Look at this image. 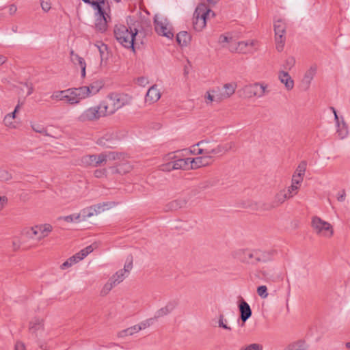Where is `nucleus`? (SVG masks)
Returning <instances> with one entry per match:
<instances>
[{
  "instance_id": "f257e3e1",
  "label": "nucleus",
  "mask_w": 350,
  "mask_h": 350,
  "mask_svg": "<svg viewBox=\"0 0 350 350\" xmlns=\"http://www.w3.org/2000/svg\"><path fill=\"white\" fill-rule=\"evenodd\" d=\"M133 97L126 93L111 92L107 94L106 100L100 103L107 116L113 114L125 105H130Z\"/></svg>"
},
{
  "instance_id": "f03ea898",
  "label": "nucleus",
  "mask_w": 350,
  "mask_h": 350,
  "mask_svg": "<svg viewBox=\"0 0 350 350\" xmlns=\"http://www.w3.org/2000/svg\"><path fill=\"white\" fill-rule=\"evenodd\" d=\"M227 151V148L215 142L202 140L193 145L190 148V152L193 154H203L210 157L211 159H215L223 154Z\"/></svg>"
},
{
  "instance_id": "7ed1b4c3",
  "label": "nucleus",
  "mask_w": 350,
  "mask_h": 350,
  "mask_svg": "<svg viewBox=\"0 0 350 350\" xmlns=\"http://www.w3.org/2000/svg\"><path fill=\"white\" fill-rule=\"evenodd\" d=\"M125 154L122 152H105L98 155H86L82 157L81 162L85 165L98 166L111 165L112 161H118L124 159Z\"/></svg>"
},
{
  "instance_id": "20e7f679",
  "label": "nucleus",
  "mask_w": 350,
  "mask_h": 350,
  "mask_svg": "<svg viewBox=\"0 0 350 350\" xmlns=\"http://www.w3.org/2000/svg\"><path fill=\"white\" fill-rule=\"evenodd\" d=\"M113 32L116 39L120 44L134 51V41L137 33L136 29H132L124 25L118 24L115 26Z\"/></svg>"
},
{
  "instance_id": "39448f33",
  "label": "nucleus",
  "mask_w": 350,
  "mask_h": 350,
  "mask_svg": "<svg viewBox=\"0 0 350 350\" xmlns=\"http://www.w3.org/2000/svg\"><path fill=\"white\" fill-rule=\"evenodd\" d=\"M311 227L313 232L321 239H330L334 234L333 225L319 216L312 217Z\"/></svg>"
},
{
  "instance_id": "423d86ee",
  "label": "nucleus",
  "mask_w": 350,
  "mask_h": 350,
  "mask_svg": "<svg viewBox=\"0 0 350 350\" xmlns=\"http://www.w3.org/2000/svg\"><path fill=\"white\" fill-rule=\"evenodd\" d=\"M242 90L244 96L247 98H261L268 95L271 92L269 84L265 81L246 85Z\"/></svg>"
},
{
  "instance_id": "0eeeda50",
  "label": "nucleus",
  "mask_w": 350,
  "mask_h": 350,
  "mask_svg": "<svg viewBox=\"0 0 350 350\" xmlns=\"http://www.w3.org/2000/svg\"><path fill=\"white\" fill-rule=\"evenodd\" d=\"M211 15L213 16L214 13L206 4L201 3L198 5L193 14V28L198 31H202L206 26V19Z\"/></svg>"
},
{
  "instance_id": "6e6552de",
  "label": "nucleus",
  "mask_w": 350,
  "mask_h": 350,
  "mask_svg": "<svg viewBox=\"0 0 350 350\" xmlns=\"http://www.w3.org/2000/svg\"><path fill=\"white\" fill-rule=\"evenodd\" d=\"M105 116H107V115L100 103L98 105L90 107L84 110L77 117V120L80 122H94Z\"/></svg>"
},
{
  "instance_id": "1a4fd4ad",
  "label": "nucleus",
  "mask_w": 350,
  "mask_h": 350,
  "mask_svg": "<svg viewBox=\"0 0 350 350\" xmlns=\"http://www.w3.org/2000/svg\"><path fill=\"white\" fill-rule=\"evenodd\" d=\"M154 29L157 33L167 38H172L174 33L172 27L167 18L161 14H156L154 18Z\"/></svg>"
},
{
  "instance_id": "9d476101",
  "label": "nucleus",
  "mask_w": 350,
  "mask_h": 350,
  "mask_svg": "<svg viewBox=\"0 0 350 350\" xmlns=\"http://www.w3.org/2000/svg\"><path fill=\"white\" fill-rule=\"evenodd\" d=\"M51 231L52 226L50 224H46L30 228L27 232V234L30 238L40 241L46 237Z\"/></svg>"
},
{
  "instance_id": "9b49d317",
  "label": "nucleus",
  "mask_w": 350,
  "mask_h": 350,
  "mask_svg": "<svg viewBox=\"0 0 350 350\" xmlns=\"http://www.w3.org/2000/svg\"><path fill=\"white\" fill-rule=\"evenodd\" d=\"M257 49V42L254 40H247L244 41H238L237 40L236 45L232 46V53H253Z\"/></svg>"
},
{
  "instance_id": "f8f14e48",
  "label": "nucleus",
  "mask_w": 350,
  "mask_h": 350,
  "mask_svg": "<svg viewBox=\"0 0 350 350\" xmlns=\"http://www.w3.org/2000/svg\"><path fill=\"white\" fill-rule=\"evenodd\" d=\"M133 268V257L129 256L126 259L124 269L118 271L110 278L111 281L115 284H118L122 282L129 274Z\"/></svg>"
},
{
  "instance_id": "ddd939ff",
  "label": "nucleus",
  "mask_w": 350,
  "mask_h": 350,
  "mask_svg": "<svg viewBox=\"0 0 350 350\" xmlns=\"http://www.w3.org/2000/svg\"><path fill=\"white\" fill-rule=\"evenodd\" d=\"M215 91L217 94V100L223 101L230 98L235 92L237 88L236 82L226 83L222 87H215Z\"/></svg>"
},
{
  "instance_id": "4468645a",
  "label": "nucleus",
  "mask_w": 350,
  "mask_h": 350,
  "mask_svg": "<svg viewBox=\"0 0 350 350\" xmlns=\"http://www.w3.org/2000/svg\"><path fill=\"white\" fill-rule=\"evenodd\" d=\"M256 250L240 249L234 252V257L239 261L247 264L256 263Z\"/></svg>"
},
{
  "instance_id": "2eb2a0df",
  "label": "nucleus",
  "mask_w": 350,
  "mask_h": 350,
  "mask_svg": "<svg viewBox=\"0 0 350 350\" xmlns=\"http://www.w3.org/2000/svg\"><path fill=\"white\" fill-rule=\"evenodd\" d=\"M104 83L101 80L92 82L89 85L79 87L83 100L96 95L103 88Z\"/></svg>"
},
{
  "instance_id": "dca6fc26",
  "label": "nucleus",
  "mask_w": 350,
  "mask_h": 350,
  "mask_svg": "<svg viewBox=\"0 0 350 350\" xmlns=\"http://www.w3.org/2000/svg\"><path fill=\"white\" fill-rule=\"evenodd\" d=\"M109 7L104 8L101 12L96 13L97 18L95 23V29L100 32H105L107 29V23L110 20L109 16Z\"/></svg>"
},
{
  "instance_id": "f3484780",
  "label": "nucleus",
  "mask_w": 350,
  "mask_h": 350,
  "mask_svg": "<svg viewBox=\"0 0 350 350\" xmlns=\"http://www.w3.org/2000/svg\"><path fill=\"white\" fill-rule=\"evenodd\" d=\"M64 96V101L70 105L79 104L83 100L80 88L65 90Z\"/></svg>"
},
{
  "instance_id": "a211bd4d",
  "label": "nucleus",
  "mask_w": 350,
  "mask_h": 350,
  "mask_svg": "<svg viewBox=\"0 0 350 350\" xmlns=\"http://www.w3.org/2000/svg\"><path fill=\"white\" fill-rule=\"evenodd\" d=\"M278 79L280 82L284 85L287 91H290L293 89L295 82L288 72L286 70H279L278 72Z\"/></svg>"
},
{
  "instance_id": "6ab92c4d",
  "label": "nucleus",
  "mask_w": 350,
  "mask_h": 350,
  "mask_svg": "<svg viewBox=\"0 0 350 350\" xmlns=\"http://www.w3.org/2000/svg\"><path fill=\"white\" fill-rule=\"evenodd\" d=\"M161 96L160 90L157 85H152L148 90L145 96V103L152 105L157 102Z\"/></svg>"
},
{
  "instance_id": "aec40b11",
  "label": "nucleus",
  "mask_w": 350,
  "mask_h": 350,
  "mask_svg": "<svg viewBox=\"0 0 350 350\" xmlns=\"http://www.w3.org/2000/svg\"><path fill=\"white\" fill-rule=\"evenodd\" d=\"M70 59L76 68L81 70V78H85L86 76L85 68L86 63L83 57L79 56L78 54L74 53L73 51L70 52Z\"/></svg>"
},
{
  "instance_id": "412c9836",
  "label": "nucleus",
  "mask_w": 350,
  "mask_h": 350,
  "mask_svg": "<svg viewBox=\"0 0 350 350\" xmlns=\"http://www.w3.org/2000/svg\"><path fill=\"white\" fill-rule=\"evenodd\" d=\"M237 38L232 33H228L219 36L218 42L222 47L227 48L232 52V46L236 45Z\"/></svg>"
},
{
  "instance_id": "4be33fe9",
  "label": "nucleus",
  "mask_w": 350,
  "mask_h": 350,
  "mask_svg": "<svg viewBox=\"0 0 350 350\" xmlns=\"http://www.w3.org/2000/svg\"><path fill=\"white\" fill-rule=\"evenodd\" d=\"M200 155L201 156L196 158H191L192 170L208 166L214 162V161L211 159L210 157H206L203 154Z\"/></svg>"
},
{
  "instance_id": "5701e85b",
  "label": "nucleus",
  "mask_w": 350,
  "mask_h": 350,
  "mask_svg": "<svg viewBox=\"0 0 350 350\" xmlns=\"http://www.w3.org/2000/svg\"><path fill=\"white\" fill-rule=\"evenodd\" d=\"M276 254L275 250H256V260L258 262H268L273 260Z\"/></svg>"
},
{
  "instance_id": "b1692460",
  "label": "nucleus",
  "mask_w": 350,
  "mask_h": 350,
  "mask_svg": "<svg viewBox=\"0 0 350 350\" xmlns=\"http://www.w3.org/2000/svg\"><path fill=\"white\" fill-rule=\"evenodd\" d=\"M332 109L334 113V117L337 124L336 133L340 139H344L348 135L349 133L347 126L343 120L341 122L339 121L336 111L334 108Z\"/></svg>"
},
{
  "instance_id": "393cba45",
  "label": "nucleus",
  "mask_w": 350,
  "mask_h": 350,
  "mask_svg": "<svg viewBox=\"0 0 350 350\" xmlns=\"http://www.w3.org/2000/svg\"><path fill=\"white\" fill-rule=\"evenodd\" d=\"M240 317L243 322H245L252 316V310L249 304L243 299L239 304Z\"/></svg>"
},
{
  "instance_id": "a878e982",
  "label": "nucleus",
  "mask_w": 350,
  "mask_h": 350,
  "mask_svg": "<svg viewBox=\"0 0 350 350\" xmlns=\"http://www.w3.org/2000/svg\"><path fill=\"white\" fill-rule=\"evenodd\" d=\"M176 159V155L174 153H169L163 157L165 163L160 165V170L162 171L170 172L173 170H176L174 167V161Z\"/></svg>"
},
{
  "instance_id": "bb28decb",
  "label": "nucleus",
  "mask_w": 350,
  "mask_h": 350,
  "mask_svg": "<svg viewBox=\"0 0 350 350\" xmlns=\"http://www.w3.org/2000/svg\"><path fill=\"white\" fill-rule=\"evenodd\" d=\"M174 167L176 170H192L191 158L176 159L174 161Z\"/></svg>"
},
{
  "instance_id": "cd10ccee",
  "label": "nucleus",
  "mask_w": 350,
  "mask_h": 350,
  "mask_svg": "<svg viewBox=\"0 0 350 350\" xmlns=\"http://www.w3.org/2000/svg\"><path fill=\"white\" fill-rule=\"evenodd\" d=\"M187 203V200L185 198H180L176 200L170 202L166 205L167 211H176L185 206Z\"/></svg>"
},
{
  "instance_id": "c85d7f7f",
  "label": "nucleus",
  "mask_w": 350,
  "mask_h": 350,
  "mask_svg": "<svg viewBox=\"0 0 350 350\" xmlns=\"http://www.w3.org/2000/svg\"><path fill=\"white\" fill-rule=\"evenodd\" d=\"M43 329V321L39 318H35L29 323V330L31 333L38 335Z\"/></svg>"
},
{
  "instance_id": "c756f323",
  "label": "nucleus",
  "mask_w": 350,
  "mask_h": 350,
  "mask_svg": "<svg viewBox=\"0 0 350 350\" xmlns=\"http://www.w3.org/2000/svg\"><path fill=\"white\" fill-rule=\"evenodd\" d=\"M217 94L216 93L215 88L208 90L204 96V102L207 105H212L213 102L217 103H221V100H217Z\"/></svg>"
},
{
  "instance_id": "7c9ffc66",
  "label": "nucleus",
  "mask_w": 350,
  "mask_h": 350,
  "mask_svg": "<svg viewBox=\"0 0 350 350\" xmlns=\"http://www.w3.org/2000/svg\"><path fill=\"white\" fill-rule=\"evenodd\" d=\"M176 307L175 302H169L166 306L158 310L154 314V319H158L170 314Z\"/></svg>"
},
{
  "instance_id": "2f4dec72",
  "label": "nucleus",
  "mask_w": 350,
  "mask_h": 350,
  "mask_svg": "<svg viewBox=\"0 0 350 350\" xmlns=\"http://www.w3.org/2000/svg\"><path fill=\"white\" fill-rule=\"evenodd\" d=\"M83 1L85 3L90 4L92 6V8L98 12H101L104 8H107L108 5V3L105 2V0H83Z\"/></svg>"
},
{
  "instance_id": "473e14b6",
  "label": "nucleus",
  "mask_w": 350,
  "mask_h": 350,
  "mask_svg": "<svg viewBox=\"0 0 350 350\" xmlns=\"http://www.w3.org/2000/svg\"><path fill=\"white\" fill-rule=\"evenodd\" d=\"M317 68L315 66H311L306 71L302 79V83L308 87L315 76Z\"/></svg>"
},
{
  "instance_id": "72a5a7b5",
  "label": "nucleus",
  "mask_w": 350,
  "mask_h": 350,
  "mask_svg": "<svg viewBox=\"0 0 350 350\" xmlns=\"http://www.w3.org/2000/svg\"><path fill=\"white\" fill-rule=\"evenodd\" d=\"M176 40L181 46H187L191 40V36L187 31H180L176 36Z\"/></svg>"
},
{
  "instance_id": "f704fd0d",
  "label": "nucleus",
  "mask_w": 350,
  "mask_h": 350,
  "mask_svg": "<svg viewBox=\"0 0 350 350\" xmlns=\"http://www.w3.org/2000/svg\"><path fill=\"white\" fill-rule=\"evenodd\" d=\"M296 64V59L293 56L287 57L282 64V69L281 70H286L288 72L291 70Z\"/></svg>"
},
{
  "instance_id": "c9c22d12",
  "label": "nucleus",
  "mask_w": 350,
  "mask_h": 350,
  "mask_svg": "<svg viewBox=\"0 0 350 350\" xmlns=\"http://www.w3.org/2000/svg\"><path fill=\"white\" fill-rule=\"evenodd\" d=\"M275 35L284 34L286 31V23L282 19H278L274 22Z\"/></svg>"
},
{
  "instance_id": "e433bc0d",
  "label": "nucleus",
  "mask_w": 350,
  "mask_h": 350,
  "mask_svg": "<svg viewBox=\"0 0 350 350\" xmlns=\"http://www.w3.org/2000/svg\"><path fill=\"white\" fill-rule=\"evenodd\" d=\"M288 199L289 198L287 197V195L285 193L284 190L281 189L275 194L273 200V204L275 206H279L284 203L285 200Z\"/></svg>"
},
{
  "instance_id": "4c0bfd02",
  "label": "nucleus",
  "mask_w": 350,
  "mask_h": 350,
  "mask_svg": "<svg viewBox=\"0 0 350 350\" xmlns=\"http://www.w3.org/2000/svg\"><path fill=\"white\" fill-rule=\"evenodd\" d=\"M275 48L278 52H281L284 49L286 42L284 34L275 35Z\"/></svg>"
},
{
  "instance_id": "58836bf2",
  "label": "nucleus",
  "mask_w": 350,
  "mask_h": 350,
  "mask_svg": "<svg viewBox=\"0 0 350 350\" xmlns=\"http://www.w3.org/2000/svg\"><path fill=\"white\" fill-rule=\"evenodd\" d=\"M15 118L14 113L7 114L3 119L4 124L10 129L16 128V124L14 121Z\"/></svg>"
},
{
  "instance_id": "ea45409f",
  "label": "nucleus",
  "mask_w": 350,
  "mask_h": 350,
  "mask_svg": "<svg viewBox=\"0 0 350 350\" xmlns=\"http://www.w3.org/2000/svg\"><path fill=\"white\" fill-rule=\"evenodd\" d=\"M94 211L92 206L83 208L79 213L81 221L95 215Z\"/></svg>"
},
{
  "instance_id": "a19ab883",
  "label": "nucleus",
  "mask_w": 350,
  "mask_h": 350,
  "mask_svg": "<svg viewBox=\"0 0 350 350\" xmlns=\"http://www.w3.org/2000/svg\"><path fill=\"white\" fill-rule=\"evenodd\" d=\"M94 250V248L92 245H89L86 247L85 248L81 250L79 252L75 254L77 260L79 262L80 260H83L85 256H87L89 254L92 252Z\"/></svg>"
},
{
  "instance_id": "79ce46f5",
  "label": "nucleus",
  "mask_w": 350,
  "mask_h": 350,
  "mask_svg": "<svg viewBox=\"0 0 350 350\" xmlns=\"http://www.w3.org/2000/svg\"><path fill=\"white\" fill-rule=\"evenodd\" d=\"M31 127L32 130L36 133L47 135V131L44 126L40 123L36 122H31Z\"/></svg>"
},
{
  "instance_id": "37998d69",
  "label": "nucleus",
  "mask_w": 350,
  "mask_h": 350,
  "mask_svg": "<svg viewBox=\"0 0 350 350\" xmlns=\"http://www.w3.org/2000/svg\"><path fill=\"white\" fill-rule=\"evenodd\" d=\"M285 193L287 195V197L290 199L295 196L299 189V187L298 185H295L291 183V186L287 188L283 189Z\"/></svg>"
},
{
  "instance_id": "c03bdc74",
  "label": "nucleus",
  "mask_w": 350,
  "mask_h": 350,
  "mask_svg": "<svg viewBox=\"0 0 350 350\" xmlns=\"http://www.w3.org/2000/svg\"><path fill=\"white\" fill-rule=\"evenodd\" d=\"M77 262H78V261L77 260L75 256L73 255L72 256L67 259L64 263H62V265H61V269H66L72 266L73 265L76 264Z\"/></svg>"
},
{
  "instance_id": "a18cd8bd",
  "label": "nucleus",
  "mask_w": 350,
  "mask_h": 350,
  "mask_svg": "<svg viewBox=\"0 0 350 350\" xmlns=\"http://www.w3.org/2000/svg\"><path fill=\"white\" fill-rule=\"evenodd\" d=\"M64 90L55 91L51 96V98L56 101H64Z\"/></svg>"
},
{
  "instance_id": "49530a36",
  "label": "nucleus",
  "mask_w": 350,
  "mask_h": 350,
  "mask_svg": "<svg viewBox=\"0 0 350 350\" xmlns=\"http://www.w3.org/2000/svg\"><path fill=\"white\" fill-rule=\"evenodd\" d=\"M306 166H307V164H306V162L305 161H301L299 165L297 166L296 170L295 171L294 174L298 175V176H304V174H305V172H306Z\"/></svg>"
},
{
  "instance_id": "de8ad7c7",
  "label": "nucleus",
  "mask_w": 350,
  "mask_h": 350,
  "mask_svg": "<svg viewBox=\"0 0 350 350\" xmlns=\"http://www.w3.org/2000/svg\"><path fill=\"white\" fill-rule=\"evenodd\" d=\"M62 219H64L66 222H73V221H80V217L79 213H74L68 216H65L62 217Z\"/></svg>"
},
{
  "instance_id": "09e8293b",
  "label": "nucleus",
  "mask_w": 350,
  "mask_h": 350,
  "mask_svg": "<svg viewBox=\"0 0 350 350\" xmlns=\"http://www.w3.org/2000/svg\"><path fill=\"white\" fill-rule=\"evenodd\" d=\"M154 318H150L148 319H146L145 321H142L138 325L139 327H140V330L144 329L148 327H150L152 324L154 323Z\"/></svg>"
},
{
  "instance_id": "8fccbe9b",
  "label": "nucleus",
  "mask_w": 350,
  "mask_h": 350,
  "mask_svg": "<svg viewBox=\"0 0 350 350\" xmlns=\"http://www.w3.org/2000/svg\"><path fill=\"white\" fill-rule=\"evenodd\" d=\"M288 350H306V345L300 341L289 346Z\"/></svg>"
},
{
  "instance_id": "3c124183",
  "label": "nucleus",
  "mask_w": 350,
  "mask_h": 350,
  "mask_svg": "<svg viewBox=\"0 0 350 350\" xmlns=\"http://www.w3.org/2000/svg\"><path fill=\"white\" fill-rule=\"evenodd\" d=\"M258 295L262 298H266L268 296L267 288L266 286H260L257 288Z\"/></svg>"
},
{
  "instance_id": "603ef678",
  "label": "nucleus",
  "mask_w": 350,
  "mask_h": 350,
  "mask_svg": "<svg viewBox=\"0 0 350 350\" xmlns=\"http://www.w3.org/2000/svg\"><path fill=\"white\" fill-rule=\"evenodd\" d=\"M40 5L42 10L45 12H49L51 8V3L50 0H40Z\"/></svg>"
},
{
  "instance_id": "864d4df0",
  "label": "nucleus",
  "mask_w": 350,
  "mask_h": 350,
  "mask_svg": "<svg viewBox=\"0 0 350 350\" xmlns=\"http://www.w3.org/2000/svg\"><path fill=\"white\" fill-rule=\"evenodd\" d=\"M100 204L103 208V211L109 210L110 208H112L117 205V203L113 201L104 202Z\"/></svg>"
},
{
  "instance_id": "5fc2aeb1",
  "label": "nucleus",
  "mask_w": 350,
  "mask_h": 350,
  "mask_svg": "<svg viewBox=\"0 0 350 350\" xmlns=\"http://www.w3.org/2000/svg\"><path fill=\"white\" fill-rule=\"evenodd\" d=\"M95 46L98 49L99 51L100 57L103 59V56L105 51H107V46L106 44H103V42H98L95 44Z\"/></svg>"
},
{
  "instance_id": "6e6d98bb",
  "label": "nucleus",
  "mask_w": 350,
  "mask_h": 350,
  "mask_svg": "<svg viewBox=\"0 0 350 350\" xmlns=\"http://www.w3.org/2000/svg\"><path fill=\"white\" fill-rule=\"evenodd\" d=\"M116 285V284H113V282L111 281V278H109V281L104 285L102 293L105 294L108 293Z\"/></svg>"
},
{
  "instance_id": "4d7b16f0",
  "label": "nucleus",
  "mask_w": 350,
  "mask_h": 350,
  "mask_svg": "<svg viewBox=\"0 0 350 350\" xmlns=\"http://www.w3.org/2000/svg\"><path fill=\"white\" fill-rule=\"evenodd\" d=\"M304 180V177L301 176H298V175L293 174L292 177L291 183L295 185H298L300 187L301 183Z\"/></svg>"
},
{
  "instance_id": "13d9d810",
  "label": "nucleus",
  "mask_w": 350,
  "mask_h": 350,
  "mask_svg": "<svg viewBox=\"0 0 350 350\" xmlns=\"http://www.w3.org/2000/svg\"><path fill=\"white\" fill-rule=\"evenodd\" d=\"M242 350H262V346L260 344L253 343L246 346Z\"/></svg>"
},
{
  "instance_id": "bf43d9fd",
  "label": "nucleus",
  "mask_w": 350,
  "mask_h": 350,
  "mask_svg": "<svg viewBox=\"0 0 350 350\" xmlns=\"http://www.w3.org/2000/svg\"><path fill=\"white\" fill-rule=\"evenodd\" d=\"M0 178L1 180L7 181L11 178L10 174L5 170H0Z\"/></svg>"
},
{
  "instance_id": "052dcab7",
  "label": "nucleus",
  "mask_w": 350,
  "mask_h": 350,
  "mask_svg": "<svg viewBox=\"0 0 350 350\" xmlns=\"http://www.w3.org/2000/svg\"><path fill=\"white\" fill-rule=\"evenodd\" d=\"M226 320L224 319L223 316H221L219 319V321H218L219 327H222L227 330H231L230 327L226 325Z\"/></svg>"
},
{
  "instance_id": "680f3d73",
  "label": "nucleus",
  "mask_w": 350,
  "mask_h": 350,
  "mask_svg": "<svg viewBox=\"0 0 350 350\" xmlns=\"http://www.w3.org/2000/svg\"><path fill=\"white\" fill-rule=\"evenodd\" d=\"M92 207L93 210L94 211V213L95 215L104 212L103 208H102L100 203L94 204V205L92 206Z\"/></svg>"
},
{
  "instance_id": "e2e57ef3",
  "label": "nucleus",
  "mask_w": 350,
  "mask_h": 350,
  "mask_svg": "<svg viewBox=\"0 0 350 350\" xmlns=\"http://www.w3.org/2000/svg\"><path fill=\"white\" fill-rule=\"evenodd\" d=\"M336 198L338 202H344L346 198L345 191L344 189L340 191L337 194Z\"/></svg>"
},
{
  "instance_id": "0e129e2a",
  "label": "nucleus",
  "mask_w": 350,
  "mask_h": 350,
  "mask_svg": "<svg viewBox=\"0 0 350 350\" xmlns=\"http://www.w3.org/2000/svg\"><path fill=\"white\" fill-rule=\"evenodd\" d=\"M94 176L96 178H102L105 176L106 170L105 169H99L94 171Z\"/></svg>"
},
{
  "instance_id": "69168bd1",
  "label": "nucleus",
  "mask_w": 350,
  "mask_h": 350,
  "mask_svg": "<svg viewBox=\"0 0 350 350\" xmlns=\"http://www.w3.org/2000/svg\"><path fill=\"white\" fill-rule=\"evenodd\" d=\"M127 336H132L129 328L123 329L118 333V336L119 338H124Z\"/></svg>"
},
{
  "instance_id": "338daca9",
  "label": "nucleus",
  "mask_w": 350,
  "mask_h": 350,
  "mask_svg": "<svg viewBox=\"0 0 350 350\" xmlns=\"http://www.w3.org/2000/svg\"><path fill=\"white\" fill-rule=\"evenodd\" d=\"M14 350H26V348L23 342L18 341L14 345Z\"/></svg>"
},
{
  "instance_id": "774afa93",
  "label": "nucleus",
  "mask_w": 350,
  "mask_h": 350,
  "mask_svg": "<svg viewBox=\"0 0 350 350\" xmlns=\"http://www.w3.org/2000/svg\"><path fill=\"white\" fill-rule=\"evenodd\" d=\"M129 329L131 335L140 331V327H139L138 325H135L129 327Z\"/></svg>"
}]
</instances>
